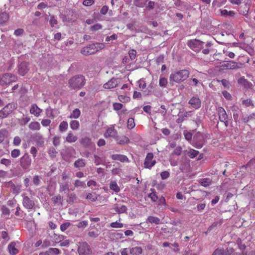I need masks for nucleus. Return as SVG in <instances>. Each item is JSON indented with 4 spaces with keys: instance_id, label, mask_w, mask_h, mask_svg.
<instances>
[{
    "instance_id": "nucleus-15",
    "label": "nucleus",
    "mask_w": 255,
    "mask_h": 255,
    "mask_svg": "<svg viewBox=\"0 0 255 255\" xmlns=\"http://www.w3.org/2000/svg\"><path fill=\"white\" fill-rule=\"evenodd\" d=\"M118 85V82L117 79L116 78H113L106 83L104 85L103 87L105 89H110L116 87Z\"/></svg>"
},
{
    "instance_id": "nucleus-59",
    "label": "nucleus",
    "mask_w": 255,
    "mask_h": 255,
    "mask_svg": "<svg viewBox=\"0 0 255 255\" xmlns=\"http://www.w3.org/2000/svg\"><path fill=\"white\" fill-rule=\"evenodd\" d=\"M182 153V147L180 146L176 147L173 150V154L176 155H180Z\"/></svg>"
},
{
    "instance_id": "nucleus-17",
    "label": "nucleus",
    "mask_w": 255,
    "mask_h": 255,
    "mask_svg": "<svg viewBox=\"0 0 255 255\" xmlns=\"http://www.w3.org/2000/svg\"><path fill=\"white\" fill-rule=\"evenodd\" d=\"M232 111L233 113V118L236 122H238L240 121V115L241 113V110L239 109L238 107L236 106H233L232 107Z\"/></svg>"
},
{
    "instance_id": "nucleus-31",
    "label": "nucleus",
    "mask_w": 255,
    "mask_h": 255,
    "mask_svg": "<svg viewBox=\"0 0 255 255\" xmlns=\"http://www.w3.org/2000/svg\"><path fill=\"white\" fill-rule=\"evenodd\" d=\"M78 138L76 136L74 135L73 133L69 132L68 133L66 138V140L68 142H74L77 140Z\"/></svg>"
},
{
    "instance_id": "nucleus-21",
    "label": "nucleus",
    "mask_w": 255,
    "mask_h": 255,
    "mask_svg": "<svg viewBox=\"0 0 255 255\" xmlns=\"http://www.w3.org/2000/svg\"><path fill=\"white\" fill-rule=\"evenodd\" d=\"M60 253L59 249L57 248H50L48 251L45 252H42L39 254V255H58Z\"/></svg>"
},
{
    "instance_id": "nucleus-64",
    "label": "nucleus",
    "mask_w": 255,
    "mask_h": 255,
    "mask_svg": "<svg viewBox=\"0 0 255 255\" xmlns=\"http://www.w3.org/2000/svg\"><path fill=\"white\" fill-rule=\"evenodd\" d=\"M57 153V152L56 149L54 148H53V147H51V148H50L49 149L48 154H49V155L50 156L55 157L56 156V154Z\"/></svg>"
},
{
    "instance_id": "nucleus-1",
    "label": "nucleus",
    "mask_w": 255,
    "mask_h": 255,
    "mask_svg": "<svg viewBox=\"0 0 255 255\" xmlns=\"http://www.w3.org/2000/svg\"><path fill=\"white\" fill-rule=\"evenodd\" d=\"M86 83L85 77L82 75H78L72 77L68 81L69 87L71 89H80Z\"/></svg>"
},
{
    "instance_id": "nucleus-43",
    "label": "nucleus",
    "mask_w": 255,
    "mask_h": 255,
    "mask_svg": "<svg viewBox=\"0 0 255 255\" xmlns=\"http://www.w3.org/2000/svg\"><path fill=\"white\" fill-rule=\"evenodd\" d=\"M221 13L222 15L224 16H234L235 15V12L234 11H228L227 9L222 10L221 11Z\"/></svg>"
},
{
    "instance_id": "nucleus-5",
    "label": "nucleus",
    "mask_w": 255,
    "mask_h": 255,
    "mask_svg": "<svg viewBox=\"0 0 255 255\" xmlns=\"http://www.w3.org/2000/svg\"><path fill=\"white\" fill-rule=\"evenodd\" d=\"M31 164V159L30 156L25 153L20 159V165L23 170H27L29 168Z\"/></svg>"
},
{
    "instance_id": "nucleus-42",
    "label": "nucleus",
    "mask_w": 255,
    "mask_h": 255,
    "mask_svg": "<svg viewBox=\"0 0 255 255\" xmlns=\"http://www.w3.org/2000/svg\"><path fill=\"white\" fill-rule=\"evenodd\" d=\"M236 243L238 245L239 249L242 251H244L246 249V246L244 244H242V241L240 238H238L236 241Z\"/></svg>"
},
{
    "instance_id": "nucleus-24",
    "label": "nucleus",
    "mask_w": 255,
    "mask_h": 255,
    "mask_svg": "<svg viewBox=\"0 0 255 255\" xmlns=\"http://www.w3.org/2000/svg\"><path fill=\"white\" fill-rule=\"evenodd\" d=\"M9 18V15L8 13L5 12H0V24L7 22Z\"/></svg>"
},
{
    "instance_id": "nucleus-45",
    "label": "nucleus",
    "mask_w": 255,
    "mask_h": 255,
    "mask_svg": "<svg viewBox=\"0 0 255 255\" xmlns=\"http://www.w3.org/2000/svg\"><path fill=\"white\" fill-rule=\"evenodd\" d=\"M103 28L102 24L100 23H96L90 27V30L92 31H96L101 29Z\"/></svg>"
},
{
    "instance_id": "nucleus-47",
    "label": "nucleus",
    "mask_w": 255,
    "mask_h": 255,
    "mask_svg": "<svg viewBox=\"0 0 255 255\" xmlns=\"http://www.w3.org/2000/svg\"><path fill=\"white\" fill-rule=\"evenodd\" d=\"M135 126L134 121L133 118H129L127 122V128L128 129H132Z\"/></svg>"
},
{
    "instance_id": "nucleus-29",
    "label": "nucleus",
    "mask_w": 255,
    "mask_h": 255,
    "mask_svg": "<svg viewBox=\"0 0 255 255\" xmlns=\"http://www.w3.org/2000/svg\"><path fill=\"white\" fill-rule=\"evenodd\" d=\"M199 182L204 187H208L212 184V180L209 178L201 179Z\"/></svg>"
},
{
    "instance_id": "nucleus-16",
    "label": "nucleus",
    "mask_w": 255,
    "mask_h": 255,
    "mask_svg": "<svg viewBox=\"0 0 255 255\" xmlns=\"http://www.w3.org/2000/svg\"><path fill=\"white\" fill-rule=\"evenodd\" d=\"M115 140L117 141L118 144H126L129 142V139L124 135H117Z\"/></svg>"
},
{
    "instance_id": "nucleus-34",
    "label": "nucleus",
    "mask_w": 255,
    "mask_h": 255,
    "mask_svg": "<svg viewBox=\"0 0 255 255\" xmlns=\"http://www.w3.org/2000/svg\"><path fill=\"white\" fill-rule=\"evenodd\" d=\"M81 115V112L79 109H75L71 113L69 118L70 119H78Z\"/></svg>"
},
{
    "instance_id": "nucleus-62",
    "label": "nucleus",
    "mask_w": 255,
    "mask_h": 255,
    "mask_svg": "<svg viewBox=\"0 0 255 255\" xmlns=\"http://www.w3.org/2000/svg\"><path fill=\"white\" fill-rule=\"evenodd\" d=\"M71 224L69 222H66L62 224L60 226V229L62 231H65L70 226Z\"/></svg>"
},
{
    "instance_id": "nucleus-7",
    "label": "nucleus",
    "mask_w": 255,
    "mask_h": 255,
    "mask_svg": "<svg viewBox=\"0 0 255 255\" xmlns=\"http://www.w3.org/2000/svg\"><path fill=\"white\" fill-rule=\"evenodd\" d=\"M239 64L234 61H227L221 66L222 70H236L240 68Z\"/></svg>"
},
{
    "instance_id": "nucleus-53",
    "label": "nucleus",
    "mask_w": 255,
    "mask_h": 255,
    "mask_svg": "<svg viewBox=\"0 0 255 255\" xmlns=\"http://www.w3.org/2000/svg\"><path fill=\"white\" fill-rule=\"evenodd\" d=\"M118 99L120 101L123 103L128 102L130 100L129 97L124 95L119 96Z\"/></svg>"
},
{
    "instance_id": "nucleus-9",
    "label": "nucleus",
    "mask_w": 255,
    "mask_h": 255,
    "mask_svg": "<svg viewBox=\"0 0 255 255\" xmlns=\"http://www.w3.org/2000/svg\"><path fill=\"white\" fill-rule=\"evenodd\" d=\"M117 135L118 131L115 129V125H110V127L107 128L106 131L104 133L105 137H112L114 139Z\"/></svg>"
},
{
    "instance_id": "nucleus-20",
    "label": "nucleus",
    "mask_w": 255,
    "mask_h": 255,
    "mask_svg": "<svg viewBox=\"0 0 255 255\" xmlns=\"http://www.w3.org/2000/svg\"><path fill=\"white\" fill-rule=\"evenodd\" d=\"M16 243L14 242H11L8 246V250L11 255H15L18 253V250L15 248Z\"/></svg>"
},
{
    "instance_id": "nucleus-63",
    "label": "nucleus",
    "mask_w": 255,
    "mask_h": 255,
    "mask_svg": "<svg viewBox=\"0 0 255 255\" xmlns=\"http://www.w3.org/2000/svg\"><path fill=\"white\" fill-rule=\"evenodd\" d=\"M114 109L116 111H119L123 108V104L119 103H115L113 104Z\"/></svg>"
},
{
    "instance_id": "nucleus-27",
    "label": "nucleus",
    "mask_w": 255,
    "mask_h": 255,
    "mask_svg": "<svg viewBox=\"0 0 255 255\" xmlns=\"http://www.w3.org/2000/svg\"><path fill=\"white\" fill-rule=\"evenodd\" d=\"M142 250L141 247H135L130 249V254L132 255H138L142 253Z\"/></svg>"
},
{
    "instance_id": "nucleus-37",
    "label": "nucleus",
    "mask_w": 255,
    "mask_h": 255,
    "mask_svg": "<svg viewBox=\"0 0 255 255\" xmlns=\"http://www.w3.org/2000/svg\"><path fill=\"white\" fill-rule=\"evenodd\" d=\"M147 222L150 223H154L156 225L159 224L160 223V219L158 217L153 216H149L147 218Z\"/></svg>"
},
{
    "instance_id": "nucleus-14",
    "label": "nucleus",
    "mask_w": 255,
    "mask_h": 255,
    "mask_svg": "<svg viewBox=\"0 0 255 255\" xmlns=\"http://www.w3.org/2000/svg\"><path fill=\"white\" fill-rule=\"evenodd\" d=\"M29 112L31 114L38 117L40 116L42 110L39 108L36 104H33L31 105Z\"/></svg>"
},
{
    "instance_id": "nucleus-57",
    "label": "nucleus",
    "mask_w": 255,
    "mask_h": 255,
    "mask_svg": "<svg viewBox=\"0 0 255 255\" xmlns=\"http://www.w3.org/2000/svg\"><path fill=\"white\" fill-rule=\"evenodd\" d=\"M110 226L114 228H122L123 227V224L117 221L112 223Z\"/></svg>"
},
{
    "instance_id": "nucleus-8",
    "label": "nucleus",
    "mask_w": 255,
    "mask_h": 255,
    "mask_svg": "<svg viewBox=\"0 0 255 255\" xmlns=\"http://www.w3.org/2000/svg\"><path fill=\"white\" fill-rule=\"evenodd\" d=\"M95 44L92 43L82 48L81 53L83 55L87 56L96 53Z\"/></svg>"
},
{
    "instance_id": "nucleus-54",
    "label": "nucleus",
    "mask_w": 255,
    "mask_h": 255,
    "mask_svg": "<svg viewBox=\"0 0 255 255\" xmlns=\"http://www.w3.org/2000/svg\"><path fill=\"white\" fill-rule=\"evenodd\" d=\"M87 225L88 222L87 221H83L82 222H80L76 225L78 228H85L87 226Z\"/></svg>"
},
{
    "instance_id": "nucleus-6",
    "label": "nucleus",
    "mask_w": 255,
    "mask_h": 255,
    "mask_svg": "<svg viewBox=\"0 0 255 255\" xmlns=\"http://www.w3.org/2000/svg\"><path fill=\"white\" fill-rule=\"evenodd\" d=\"M153 154L152 152H148L144 161V167L151 169L156 163V160L153 159Z\"/></svg>"
},
{
    "instance_id": "nucleus-23",
    "label": "nucleus",
    "mask_w": 255,
    "mask_h": 255,
    "mask_svg": "<svg viewBox=\"0 0 255 255\" xmlns=\"http://www.w3.org/2000/svg\"><path fill=\"white\" fill-rule=\"evenodd\" d=\"M86 165L85 159L83 158H79L76 160L74 163V166L76 168H83Z\"/></svg>"
},
{
    "instance_id": "nucleus-10",
    "label": "nucleus",
    "mask_w": 255,
    "mask_h": 255,
    "mask_svg": "<svg viewBox=\"0 0 255 255\" xmlns=\"http://www.w3.org/2000/svg\"><path fill=\"white\" fill-rule=\"evenodd\" d=\"M78 252L80 255H89L91 251L89 245L86 242L81 243L78 248Z\"/></svg>"
},
{
    "instance_id": "nucleus-50",
    "label": "nucleus",
    "mask_w": 255,
    "mask_h": 255,
    "mask_svg": "<svg viewBox=\"0 0 255 255\" xmlns=\"http://www.w3.org/2000/svg\"><path fill=\"white\" fill-rule=\"evenodd\" d=\"M20 154V151L18 149H14L11 152V156L13 158H16L18 157Z\"/></svg>"
},
{
    "instance_id": "nucleus-26",
    "label": "nucleus",
    "mask_w": 255,
    "mask_h": 255,
    "mask_svg": "<svg viewBox=\"0 0 255 255\" xmlns=\"http://www.w3.org/2000/svg\"><path fill=\"white\" fill-rule=\"evenodd\" d=\"M21 185H15L14 183H11V189L13 193L18 194L21 192Z\"/></svg>"
},
{
    "instance_id": "nucleus-40",
    "label": "nucleus",
    "mask_w": 255,
    "mask_h": 255,
    "mask_svg": "<svg viewBox=\"0 0 255 255\" xmlns=\"http://www.w3.org/2000/svg\"><path fill=\"white\" fill-rule=\"evenodd\" d=\"M68 128V123L66 121L62 122L59 126V129L60 132H63L67 130Z\"/></svg>"
},
{
    "instance_id": "nucleus-30",
    "label": "nucleus",
    "mask_w": 255,
    "mask_h": 255,
    "mask_svg": "<svg viewBox=\"0 0 255 255\" xmlns=\"http://www.w3.org/2000/svg\"><path fill=\"white\" fill-rule=\"evenodd\" d=\"M226 254V249L223 248H218L215 250L212 255H225Z\"/></svg>"
},
{
    "instance_id": "nucleus-4",
    "label": "nucleus",
    "mask_w": 255,
    "mask_h": 255,
    "mask_svg": "<svg viewBox=\"0 0 255 255\" xmlns=\"http://www.w3.org/2000/svg\"><path fill=\"white\" fill-rule=\"evenodd\" d=\"M16 79V77L14 75L10 73H5L0 78V85L1 86L6 85L15 81Z\"/></svg>"
},
{
    "instance_id": "nucleus-38",
    "label": "nucleus",
    "mask_w": 255,
    "mask_h": 255,
    "mask_svg": "<svg viewBox=\"0 0 255 255\" xmlns=\"http://www.w3.org/2000/svg\"><path fill=\"white\" fill-rule=\"evenodd\" d=\"M148 0H134V4L136 6L143 7Z\"/></svg>"
},
{
    "instance_id": "nucleus-13",
    "label": "nucleus",
    "mask_w": 255,
    "mask_h": 255,
    "mask_svg": "<svg viewBox=\"0 0 255 255\" xmlns=\"http://www.w3.org/2000/svg\"><path fill=\"white\" fill-rule=\"evenodd\" d=\"M17 108L16 104L14 103H9L6 105L2 110L5 114V115L7 116L9 114L11 113Z\"/></svg>"
},
{
    "instance_id": "nucleus-60",
    "label": "nucleus",
    "mask_w": 255,
    "mask_h": 255,
    "mask_svg": "<svg viewBox=\"0 0 255 255\" xmlns=\"http://www.w3.org/2000/svg\"><path fill=\"white\" fill-rule=\"evenodd\" d=\"M33 182L36 186L39 185L40 182V177L38 175H34L33 178Z\"/></svg>"
},
{
    "instance_id": "nucleus-33",
    "label": "nucleus",
    "mask_w": 255,
    "mask_h": 255,
    "mask_svg": "<svg viewBox=\"0 0 255 255\" xmlns=\"http://www.w3.org/2000/svg\"><path fill=\"white\" fill-rule=\"evenodd\" d=\"M199 153V152L198 151L193 149H190L189 150L186 151L187 155L191 158H195L196 156L198 155Z\"/></svg>"
},
{
    "instance_id": "nucleus-35",
    "label": "nucleus",
    "mask_w": 255,
    "mask_h": 255,
    "mask_svg": "<svg viewBox=\"0 0 255 255\" xmlns=\"http://www.w3.org/2000/svg\"><path fill=\"white\" fill-rule=\"evenodd\" d=\"M225 255H242V254L239 252H235L233 248L227 247L226 248V254Z\"/></svg>"
},
{
    "instance_id": "nucleus-44",
    "label": "nucleus",
    "mask_w": 255,
    "mask_h": 255,
    "mask_svg": "<svg viewBox=\"0 0 255 255\" xmlns=\"http://www.w3.org/2000/svg\"><path fill=\"white\" fill-rule=\"evenodd\" d=\"M167 79L164 77H160L159 80V85L162 88H165L167 85Z\"/></svg>"
},
{
    "instance_id": "nucleus-11",
    "label": "nucleus",
    "mask_w": 255,
    "mask_h": 255,
    "mask_svg": "<svg viewBox=\"0 0 255 255\" xmlns=\"http://www.w3.org/2000/svg\"><path fill=\"white\" fill-rule=\"evenodd\" d=\"M218 112L220 121L222 122H224L226 126H227L228 125V116L225 109L220 107L218 108Z\"/></svg>"
},
{
    "instance_id": "nucleus-2",
    "label": "nucleus",
    "mask_w": 255,
    "mask_h": 255,
    "mask_svg": "<svg viewBox=\"0 0 255 255\" xmlns=\"http://www.w3.org/2000/svg\"><path fill=\"white\" fill-rule=\"evenodd\" d=\"M189 71L185 69L171 73L169 77L170 82L173 84V82L180 83L184 81L189 77Z\"/></svg>"
},
{
    "instance_id": "nucleus-22",
    "label": "nucleus",
    "mask_w": 255,
    "mask_h": 255,
    "mask_svg": "<svg viewBox=\"0 0 255 255\" xmlns=\"http://www.w3.org/2000/svg\"><path fill=\"white\" fill-rule=\"evenodd\" d=\"M112 159L114 160H119L121 162H125L128 160L127 156L122 154H113L112 155Z\"/></svg>"
},
{
    "instance_id": "nucleus-3",
    "label": "nucleus",
    "mask_w": 255,
    "mask_h": 255,
    "mask_svg": "<svg viewBox=\"0 0 255 255\" xmlns=\"http://www.w3.org/2000/svg\"><path fill=\"white\" fill-rule=\"evenodd\" d=\"M204 43V42L194 39L188 40L187 44L192 50L198 52L203 48Z\"/></svg>"
},
{
    "instance_id": "nucleus-56",
    "label": "nucleus",
    "mask_w": 255,
    "mask_h": 255,
    "mask_svg": "<svg viewBox=\"0 0 255 255\" xmlns=\"http://www.w3.org/2000/svg\"><path fill=\"white\" fill-rule=\"evenodd\" d=\"M128 55L131 60L135 59L136 55V50L134 49L130 50L128 52Z\"/></svg>"
},
{
    "instance_id": "nucleus-51",
    "label": "nucleus",
    "mask_w": 255,
    "mask_h": 255,
    "mask_svg": "<svg viewBox=\"0 0 255 255\" xmlns=\"http://www.w3.org/2000/svg\"><path fill=\"white\" fill-rule=\"evenodd\" d=\"M137 83L140 89H144L146 87L145 81L143 79H140L138 81Z\"/></svg>"
},
{
    "instance_id": "nucleus-48",
    "label": "nucleus",
    "mask_w": 255,
    "mask_h": 255,
    "mask_svg": "<svg viewBox=\"0 0 255 255\" xmlns=\"http://www.w3.org/2000/svg\"><path fill=\"white\" fill-rule=\"evenodd\" d=\"M74 185L75 187H76V188L79 187H83L84 188L86 187V184H85V182L81 181L79 180H76L75 181V183H74Z\"/></svg>"
},
{
    "instance_id": "nucleus-25",
    "label": "nucleus",
    "mask_w": 255,
    "mask_h": 255,
    "mask_svg": "<svg viewBox=\"0 0 255 255\" xmlns=\"http://www.w3.org/2000/svg\"><path fill=\"white\" fill-rule=\"evenodd\" d=\"M29 128L32 130H38L40 129V125L38 122H31L29 126Z\"/></svg>"
},
{
    "instance_id": "nucleus-36",
    "label": "nucleus",
    "mask_w": 255,
    "mask_h": 255,
    "mask_svg": "<svg viewBox=\"0 0 255 255\" xmlns=\"http://www.w3.org/2000/svg\"><path fill=\"white\" fill-rule=\"evenodd\" d=\"M110 188L111 190H112L117 193L119 192L120 190L117 182L115 181H112L111 182L110 184Z\"/></svg>"
},
{
    "instance_id": "nucleus-46",
    "label": "nucleus",
    "mask_w": 255,
    "mask_h": 255,
    "mask_svg": "<svg viewBox=\"0 0 255 255\" xmlns=\"http://www.w3.org/2000/svg\"><path fill=\"white\" fill-rule=\"evenodd\" d=\"M151 191H152L151 193H150L148 195V197L151 199V200L153 202H156L158 200V197L157 195L156 194V193L154 191V189H151Z\"/></svg>"
},
{
    "instance_id": "nucleus-52",
    "label": "nucleus",
    "mask_w": 255,
    "mask_h": 255,
    "mask_svg": "<svg viewBox=\"0 0 255 255\" xmlns=\"http://www.w3.org/2000/svg\"><path fill=\"white\" fill-rule=\"evenodd\" d=\"M49 23L51 27H54L55 25L57 24V20L55 18L54 16L50 15Z\"/></svg>"
},
{
    "instance_id": "nucleus-39",
    "label": "nucleus",
    "mask_w": 255,
    "mask_h": 255,
    "mask_svg": "<svg viewBox=\"0 0 255 255\" xmlns=\"http://www.w3.org/2000/svg\"><path fill=\"white\" fill-rule=\"evenodd\" d=\"M70 128L73 130H76L79 128L80 126L79 122L76 120H72L70 123Z\"/></svg>"
},
{
    "instance_id": "nucleus-55",
    "label": "nucleus",
    "mask_w": 255,
    "mask_h": 255,
    "mask_svg": "<svg viewBox=\"0 0 255 255\" xmlns=\"http://www.w3.org/2000/svg\"><path fill=\"white\" fill-rule=\"evenodd\" d=\"M94 163L96 165H99L102 163V158L97 155H94Z\"/></svg>"
},
{
    "instance_id": "nucleus-61",
    "label": "nucleus",
    "mask_w": 255,
    "mask_h": 255,
    "mask_svg": "<svg viewBox=\"0 0 255 255\" xmlns=\"http://www.w3.org/2000/svg\"><path fill=\"white\" fill-rule=\"evenodd\" d=\"M60 143V137L59 136H54L53 138V143L55 146H58Z\"/></svg>"
},
{
    "instance_id": "nucleus-18",
    "label": "nucleus",
    "mask_w": 255,
    "mask_h": 255,
    "mask_svg": "<svg viewBox=\"0 0 255 255\" xmlns=\"http://www.w3.org/2000/svg\"><path fill=\"white\" fill-rule=\"evenodd\" d=\"M18 73L21 76H24L27 72L28 69L27 64L23 62L20 64L18 67Z\"/></svg>"
},
{
    "instance_id": "nucleus-49",
    "label": "nucleus",
    "mask_w": 255,
    "mask_h": 255,
    "mask_svg": "<svg viewBox=\"0 0 255 255\" xmlns=\"http://www.w3.org/2000/svg\"><path fill=\"white\" fill-rule=\"evenodd\" d=\"M0 163L4 165L6 167H8L11 165V161L10 159L2 158L0 161Z\"/></svg>"
},
{
    "instance_id": "nucleus-19",
    "label": "nucleus",
    "mask_w": 255,
    "mask_h": 255,
    "mask_svg": "<svg viewBox=\"0 0 255 255\" xmlns=\"http://www.w3.org/2000/svg\"><path fill=\"white\" fill-rule=\"evenodd\" d=\"M23 205L24 207H33L34 202L27 196H25L23 199Z\"/></svg>"
},
{
    "instance_id": "nucleus-41",
    "label": "nucleus",
    "mask_w": 255,
    "mask_h": 255,
    "mask_svg": "<svg viewBox=\"0 0 255 255\" xmlns=\"http://www.w3.org/2000/svg\"><path fill=\"white\" fill-rule=\"evenodd\" d=\"M86 199L92 202L95 201L98 199V196L96 193H89L86 196Z\"/></svg>"
},
{
    "instance_id": "nucleus-12",
    "label": "nucleus",
    "mask_w": 255,
    "mask_h": 255,
    "mask_svg": "<svg viewBox=\"0 0 255 255\" xmlns=\"http://www.w3.org/2000/svg\"><path fill=\"white\" fill-rule=\"evenodd\" d=\"M188 103L195 109H199L201 106V101L197 95L193 96L189 101Z\"/></svg>"
},
{
    "instance_id": "nucleus-28",
    "label": "nucleus",
    "mask_w": 255,
    "mask_h": 255,
    "mask_svg": "<svg viewBox=\"0 0 255 255\" xmlns=\"http://www.w3.org/2000/svg\"><path fill=\"white\" fill-rule=\"evenodd\" d=\"M80 143L83 146L88 147L91 145V140L88 137H84L81 138Z\"/></svg>"
},
{
    "instance_id": "nucleus-58",
    "label": "nucleus",
    "mask_w": 255,
    "mask_h": 255,
    "mask_svg": "<svg viewBox=\"0 0 255 255\" xmlns=\"http://www.w3.org/2000/svg\"><path fill=\"white\" fill-rule=\"evenodd\" d=\"M170 176V173L168 171H164L160 173V176L161 177V179L163 180H165L167 179Z\"/></svg>"
},
{
    "instance_id": "nucleus-32",
    "label": "nucleus",
    "mask_w": 255,
    "mask_h": 255,
    "mask_svg": "<svg viewBox=\"0 0 255 255\" xmlns=\"http://www.w3.org/2000/svg\"><path fill=\"white\" fill-rule=\"evenodd\" d=\"M62 197L60 195H57L52 198V202L57 205H60L62 202Z\"/></svg>"
}]
</instances>
